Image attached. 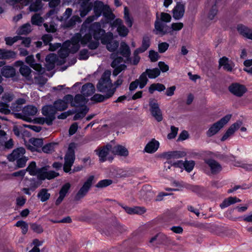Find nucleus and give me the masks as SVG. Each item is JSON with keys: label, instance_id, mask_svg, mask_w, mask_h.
I'll use <instances>...</instances> for the list:
<instances>
[{"label": "nucleus", "instance_id": "f257e3e1", "mask_svg": "<svg viewBox=\"0 0 252 252\" xmlns=\"http://www.w3.org/2000/svg\"><path fill=\"white\" fill-rule=\"evenodd\" d=\"M86 33L83 37L80 36V42L83 46H85L92 40V37L95 40L100 39L102 35L105 33V31L101 28V25L98 22L92 23L88 29H84Z\"/></svg>", "mask_w": 252, "mask_h": 252}, {"label": "nucleus", "instance_id": "f03ea898", "mask_svg": "<svg viewBox=\"0 0 252 252\" xmlns=\"http://www.w3.org/2000/svg\"><path fill=\"white\" fill-rule=\"evenodd\" d=\"M93 8L95 18H97L102 14L105 19L106 23H110L115 18L110 6L107 4H104L102 1H95Z\"/></svg>", "mask_w": 252, "mask_h": 252}, {"label": "nucleus", "instance_id": "7ed1b4c3", "mask_svg": "<svg viewBox=\"0 0 252 252\" xmlns=\"http://www.w3.org/2000/svg\"><path fill=\"white\" fill-rule=\"evenodd\" d=\"M183 27V23L179 22L173 23L171 24V27H169L165 24L159 21L158 13L157 14V20L155 22V28L161 35H164L167 33L172 35L173 34V31H179L181 30Z\"/></svg>", "mask_w": 252, "mask_h": 252}, {"label": "nucleus", "instance_id": "20e7f679", "mask_svg": "<svg viewBox=\"0 0 252 252\" xmlns=\"http://www.w3.org/2000/svg\"><path fill=\"white\" fill-rule=\"evenodd\" d=\"M76 149V143L71 142L69 144L64 156V163L63 166V170L65 173H68L71 170V168L75 159V151Z\"/></svg>", "mask_w": 252, "mask_h": 252}, {"label": "nucleus", "instance_id": "39448f33", "mask_svg": "<svg viewBox=\"0 0 252 252\" xmlns=\"http://www.w3.org/2000/svg\"><path fill=\"white\" fill-rule=\"evenodd\" d=\"M111 71L105 70L96 84V88L100 93H108L109 89L113 87V83L110 79Z\"/></svg>", "mask_w": 252, "mask_h": 252}, {"label": "nucleus", "instance_id": "423d86ee", "mask_svg": "<svg viewBox=\"0 0 252 252\" xmlns=\"http://www.w3.org/2000/svg\"><path fill=\"white\" fill-rule=\"evenodd\" d=\"M231 114H227L221 118L219 121L213 124L206 132L208 137H211L216 134L230 120Z\"/></svg>", "mask_w": 252, "mask_h": 252}, {"label": "nucleus", "instance_id": "0eeeda50", "mask_svg": "<svg viewBox=\"0 0 252 252\" xmlns=\"http://www.w3.org/2000/svg\"><path fill=\"white\" fill-rule=\"evenodd\" d=\"M149 105L150 111L152 116L154 117L158 122H161L163 119L162 114L157 100L154 98H150Z\"/></svg>", "mask_w": 252, "mask_h": 252}, {"label": "nucleus", "instance_id": "6e6552de", "mask_svg": "<svg viewBox=\"0 0 252 252\" xmlns=\"http://www.w3.org/2000/svg\"><path fill=\"white\" fill-rule=\"evenodd\" d=\"M228 90L233 95L240 97L247 92V88L244 85L234 82L228 86Z\"/></svg>", "mask_w": 252, "mask_h": 252}, {"label": "nucleus", "instance_id": "1a4fd4ad", "mask_svg": "<svg viewBox=\"0 0 252 252\" xmlns=\"http://www.w3.org/2000/svg\"><path fill=\"white\" fill-rule=\"evenodd\" d=\"M94 178V175H91L89 177L75 195L76 200H79L86 195L93 184Z\"/></svg>", "mask_w": 252, "mask_h": 252}, {"label": "nucleus", "instance_id": "9d476101", "mask_svg": "<svg viewBox=\"0 0 252 252\" xmlns=\"http://www.w3.org/2000/svg\"><path fill=\"white\" fill-rule=\"evenodd\" d=\"M112 145L110 143H107L106 145L98 148L94 152L99 158V161L100 162L106 161L107 157L109 154V152H111Z\"/></svg>", "mask_w": 252, "mask_h": 252}, {"label": "nucleus", "instance_id": "9b49d317", "mask_svg": "<svg viewBox=\"0 0 252 252\" xmlns=\"http://www.w3.org/2000/svg\"><path fill=\"white\" fill-rule=\"evenodd\" d=\"M204 162L209 167L211 173L213 175H216L222 170L221 165L215 159H205Z\"/></svg>", "mask_w": 252, "mask_h": 252}, {"label": "nucleus", "instance_id": "f8f14e48", "mask_svg": "<svg viewBox=\"0 0 252 252\" xmlns=\"http://www.w3.org/2000/svg\"><path fill=\"white\" fill-rule=\"evenodd\" d=\"M185 187L187 189L195 193L199 197L205 196L207 193L206 189L200 185L187 184L185 186Z\"/></svg>", "mask_w": 252, "mask_h": 252}, {"label": "nucleus", "instance_id": "ddd939ff", "mask_svg": "<svg viewBox=\"0 0 252 252\" xmlns=\"http://www.w3.org/2000/svg\"><path fill=\"white\" fill-rule=\"evenodd\" d=\"M41 113L43 115L48 119H50L53 122L55 119V114L57 111L55 107L52 105H46L42 108Z\"/></svg>", "mask_w": 252, "mask_h": 252}, {"label": "nucleus", "instance_id": "4468645a", "mask_svg": "<svg viewBox=\"0 0 252 252\" xmlns=\"http://www.w3.org/2000/svg\"><path fill=\"white\" fill-rule=\"evenodd\" d=\"M70 188L71 185L69 183H66L63 185L59 192V196L55 201L56 206H59L61 204L65 197L68 193Z\"/></svg>", "mask_w": 252, "mask_h": 252}, {"label": "nucleus", "instance_id": "2eb2a0df", "mask_svg": "<svg viewBox=\"0 0 252 252\" xmlns=\"http://www.w3.org/2000/svg\"><path fill=\"white\" fill-rule=\"evenodd\" d=\"M117 53H119L123 57L126 58L127 62H131V51L129 46L125 42L121 43L120 47Z\"/></svg>", "mask_w": 252, "mask_h": 252}, {"label": "nucleus", "instance_id": "dca6fc26", "mask_svg": "<svg viewBox=\"0 0 252 252\" xmlns=\"http://www.w3.org/2000/svg\"><path fill=\"white\" fill-rule=\"evenodd\" d=\"M111 153L114 155L124 157H126L129 155L128 150L126 147L120 144L114 146L112 145Z\"/></svg>", "mask_w": 252, "mask_h": 252}, {"label": "nucleus", "instance_id": "f3484780", "mask_svg": "<svg viewBox=\"0 0 252 252\" xmlns=\"http://www.w3.org/2000/svg\"><path fill=\"white\" fill-rule=\"evenodd\" d=\"M105 94L104 95L96 94H94L91 98V100L95 101V102H102L105 100L110 98L114 95V91L109 90L108 93H103Z\"/></svg>", "mask_w": 252, "mask_h": 252}, {"label": "nucleus", "instance_id": "a211bd4d", "mask_svg": "<svg viewBox=\"0 0 252 252\" xmlns=\"http://www.w3.org/2000/svg\"><path fill=\"white\" fill-rule=\"evenodd\" d=\"M185 13V6L180 2L177 3L173 9V17L176 20L182 18Z\"/></svg>", "mask_w": 252, "mask_h": 252}, {"label": "nucleus", "instance_id": "6ab92c4d", "mask_svg": "<svg viewBox=\"0 0 252 252\" xmlns=\"http://www.w3.org/2000/svg\"><path fill=\"white\" fill-rule=\"evenodd\" d=\"M237 30L241 35L252 40V29L243 24H238Z\"/></svg>", "mask_w": 252, "mask_h": 252}, {"label": "nucleus", "instance_id": "aec40b11", "mask_svg": "<svg viewBox=\"0 0 252 252\" xmlns=\"http://www.w3.org/2000/svg\"><path fill=\"white\" fill-rule=\"evenodd\" d=\"M120 206L125 210V211L128 214H138L142 215L146 212V209L144 207L135 206L134 207H129L124 205H120Z\"/></svg>", "mask_w": 252, "mask_h": 252}, {"label": "nucleus", "instance_id": "412c9836", "mask_svg": "<svg viewBox=\"0 0 252 252\" xmlns=\"http://www.w3.org/2000/svg\"><path fill=\"white\" fill-rule=\"evenodd\" d=\"M26 153V150L24 147H20L14 149L13 152L8 155L7 158L10 161H14L16 159L20 158Z\"/></svg>", "mask_w": 252, "mask_h": 252}, {"label": "nucleus", "instance_id": "4be33fe9", "mask_svg": "<svg viewBox=\"0 0 252 252\" xmlns=\"http://www.w3.org/2000/svg\"><path fill=\"white\" fill-rule=\"evenodd\" d=\"M1 74L5 78H12L16 75V70L12 66L5 65L1 69Z\"/></svg>", "mask_w": 252, "mask_h": 252}, {"label": "nucleus", "instance_id": "5701e85b", "mask_svg": "<svg viewBox=\"0 0 252 252\" xmlns=\"http://www.w3.org/2000/svg\"><path fill=\"white\" fill-rule=\"evenodd\" d=\"M95 92L94 85L91 83H87L83 85L81 88V93L83 94L88 97L93 95Z\"/></svg>", "mask_w": 252, "mask_h": 252}, {"label": "nucleus", "instance_id": "b1692460", "mask_svg": "<svg viewBox=\"0 0 252 252\" xmlns=\"http://www.w3.org/2000/svg\"><path fill=\"white\" fill-rule=\"evenodd\" d=\"M159 145V142L153 139L146 145L144 151L148 153H154L158 149Z\"/></svg>", "mask_w": 252, "mask_h": 252}, {"label": "nucleus", "instance_id": "393cba45", "mask_svg": "<svg viewBox=\"0 0 252 252\" xmlns=\"http://www.w3.org/2000/svg\"><path fill=\"white\" fill-rule=\"evenodd\" d=\"M93 4L91 2H81L80 15L81 17H85L93 9Z\"/></svg>", "mask_w": 252, "mask_h": 252}, {"label": "nucleus", "instance_id": "a878e982", "mask_svg": "<svg viewBox=\"0 0 252 252\" xmlns=\"http://www.w3.org/2000/svg\"><path fill=\"white\" fill-rule=\"evenodd\" d=\"M229 59L226 57H223L219 61V66L223 67V69L228 72H231L233 69V66L228 63Z\"/></svg>", "mask_w": 252, "mask_h": 252}, {"label": "nucleus", "instance_id": "bb28decb", "mask_svg": "<svg viewBox=\"0 0 252 252\" xmlns=\"http://www.w3.org/2000/svg\"><path fill=\"white\" fill-rule=\"evenodd\" d=\"M241 201V200L236 196H230L224 199L222 202L220 204V207L221 209H224L232 204L237 202H240Z\"/></svg>", "mask_w": 252, "mask_h": 252}, {"label": "nucleus", "instance_id": "cd10ccee", "mask_svg": "<svg viewBox=\"0 0 252 252\" xmlns=\"http://www.w3.org/2000/svg\"><path fill=\"white\" fill-rule=\"evenodd\" d=\"M16 53L11 50H5L0 49V59L9 60L14 59Z\"/></svg>", "mask_w": 252, "mask_h": 252}, {"label": "nucleus", "instance_id": "c85d7f7f", "mask_svg": "<svg viewBox=\"0 0 252 252\" xmlns=\"http://www.w3.org/2000/svg\"><path fill=\"white\" fill-rule=\"evenodd\" d=\"M47 189H41L37 193V197L42 202L47 201L50 197L51 194L48 192Z\"/></svg>", "mask_w": 252, "mask_h": 252}, {"label": "nucleus", "instance_id": "c756f323", "mask_svg": "<svg viewBox=\"0 0 252 252\" xmlns=\"http://www.w3.org/2000/svg\"><path fill=\"white\" fill-rule=\"evenodd\" d=\"M165 90V86L163 84L159 83H153L149 87V92L151 94H153L156 91L161 92Z\"/></svg>", "mask_w": 252, "mask_h": 252}, {"label": "nucleus", "instance_id": "7c9ffc66", "mask_svg": "<svg viewBox=\"0 0 252 252\" xmlns=\"http://www.w3.org/2000/svg\"><path fill=\"white\" fill-rule=\"evenodd\" d=\"M53 106L55 107L56 111H64L67 108L66 102H65L64 100L61 99L56 100L54 102Z\"/></svg>", "mask_w": 252, "mask_h": 252}, {"label": "nucleus", "instance_id": "2f4dec72", "mask_svg": "<svg viewBox=\"0 0 252 252\" xmlns=\"http://www.w3.org/2000/svg\"><path fill=\"white\" fill-rule=\"evenodd\" d=\"M81 22L82 20L78 15H73L69 20L66 21L65 26L67 28L73 27L76 23H80Z\"/></svg>", "mask_w": 252, "mask_h": 252}, {"label": "nucleus", "instance_id": "473e14b6", "mask_svg": "<svg viewBox=\"0 0 252 252\" xmlns=\"http://www.w3.org/2000/svg\"><path fill=\"white\" fill-rule=\"evenodd\" d=\"M37 112V108L33 105H27L25 106L23 110V114L31 116L36 115Z\"/></svg>", "mask_w": 252, "mask_h": 252}, {"label": "nucleus", "instance_id": "72a5a7b5", "mask_svg": "<svg viewBox=\"0 0 252 252\" xmlns=\"http://www.w3.org/2000/svg\"><path fill=\"white\" fill-rule=\"evenodd\" d=\"M45 60L51 66V69H53L58 61V56L54 53H50L46 56Z\"/></svg>", "mask_w": 252, "mask_h": 252}, {"label": "nucleus", "instance_id": "f704fd0d", "mask_svg": "<svg viewBox=\"0 0 252 252\" xmlns=\"http://www.w3.org/2000/svg\"><path fill=\"white\" fill-rule=\"evenodd\" d=\"M145 71L150 79H155L158 77L160 73V70L158 68L153 69L147 68Z\"/></svg>", "mask_w": 252, "mask_h": 252}, {"label": "nucleus", "instance_id": "c9c22d12", "mask_svg": "<svg viewBox=\"0 0 252 252\" xmlns=\"http://www.w3.org/2000/svg\"><path fill=\"white\" fill-rule=\"evenodd\" d=\"M58 144L56 142L47 143L42 147V151L44 153L49 154L54 151L55 146Z\"/></svg>", "mask_w": 252, "mask_h": 252}, {"label": "nucleus", "instance_id": "e433bc0d", "mask_svg": "<svg viewBox=\"0 0 252 252\" xmlns=\"http://www.w3.org/2000/svg\"><path fill=\"white\" fill-rule=\"evenodd\" d=\"M31 32V26L29 23H26L22 25L18 29L17 33L19 35H26Z\"/></svg>", "mask_w": 252, "mask_h": 252}, {"label": "nucleus", "instance_id": "4c0bfd02", "mask_svg": "<svg viewBox=\"0 0 252 252\" xmlns=\"http://www.w3.org/2000/svg\"><path fill=\"white\" fill-rule=\"evenodd\" d=\"M26 172L28 171L31 176H35L37 174V170L36 168V164L34 161L30 162L28 166L26 168Z\"/></svg>", "mask_w": 252, "mask_h": 252}, {"label": "nucleus", "instance_id": "58836bf2", "mask_svg": "<svg viewBox=\"0 0 252 252\" xmlns=\"http://www.w3.org/2000/svg\"><path fill=\"white\" fill-rule=\"evenodd\" d=\"M150 37L148 35H144L142 38V45L139 48L144 52L150 46Z\"/></svg>", "mask_w": 252, "mask_h": 252}, {"label": "nucleus", "instance_id": "ea45409f", "mask_svg": "<svg viewBox=\"0 0 252 252\" xmlns=\"http://www.w3.org/2000/svg\"><path fill=\"white\" fill-rule=\"evenodd\" d=\"M147 76L148 75L146 72L145 71L140 75L139 78L138 79L139 80V88L141 89L145 87L148 81Z\"/></svg>", "mask_w": 252, "mask_h": 252}, {"label": "nucleus", "instance_id": "a19ab883", "mask_svg": "<svg viewBox=\"0 0 252 252\" xmlns=\"http://www.w3.org/2000/svg\"><path fill=\"white\" fill-rule=\"evenodd\" d=\"M211 8L209 11L208 14V18L211 20L214 19L218 12V8L216 3H212Z\"/></svg>", "mask_w": 252, "mask_h": 252}, {"label": "nucleus", "instance_id": "79ce46f5", "mask_svg": "<svg viewBox=\"0 0 252 252\" xmlns=\"http://www.w3.org/2000/svg\"><path fill=\"white\" fill-rule=\"evenodd\" d=\"M9 104L4 102L3 101H0V113L4 115H8L10 114L11 111L9 109Z\"/></svg>", "mask_w": 252, "mask_h": 252}, {"label": "nucleus", "instance_id": "37998d69", "mask_svg": "<svg viewBox=\"0 0 252 252\" xmlns=\"http://www.w3.org/2000/svg\"><path fill=\"white\" fill-rule=\"evenodd\" d=\"M119 45V43L118 41L112 40L106 45V48L109 52H113L117 50Z\"/></svg>", "mask_w": 252, "mask_h": 252}, {"label": "nucleus", "instance_id": "c03bdc74", "mask_svg": "<svg viewBox=\"0 0 252 252\" xmlns=\"http://www.w3.org/2000/svg\"><path fill=\"white\" fill-rule=\"evenodd\" d=\"M124 17L127 26L128 27H131L133 24V20L129 15L128 8L126 6L124 8Z\"/></svg>", "mask_w": 252, "mask_h": 252}, {"label": "nucleus", "instance_id": "a18cd8bd", "mask_svg": "<svg viewBox=\"0 0 252 252\" xmlns=\"http://www.w3.org/2000/svg\"><path fill=\"white\" fill-rule=\"evenodd\" d=\"M43 22V20L39 14H35L32 17L31 22L33 25L40 26Z\"/></svg>", "mask_w": 252, "mask_h": 252}, {"label": "nucleus", "instance_id": "49530a36", "mask_svg": "<svg viewBox=\"0 0 252 252\" xmlns=\"http://www.w3.org/2000/svg\"><path fill=\"white\" fill-rule=\"evenodd\" d=\"M29 142L36 148L42 147L43 145V140L42 138H32L29 140Z\"/></svg>", "mask_w": 252, "mask_h": 252}, {"label": "nucleus", "instance_id": "de8ad7c7", "mask_svg": "<svg viewBox=\"0 0 252 252\" xmlns=\"http://www.w3.org/2000/svg\"><path fill=\"white\" fill-rule=\"evenodd\" d=\"M112 183L113 181L111 179H104L99 181L95 185V187L97 188H103L109 186Z\"/></svg>", "mask_w": 252, "mask_h": 252}, {"label": "nucleus", "instance_id": "09e8293b", "mask_svg": "<svg viewBox=\"0 0 252 252\" xmlns=\"http://www.w3.org/2000/svg\"><path fill=\"white\" fill-rule=\"evenodd\" d=\"M123 81L122 75L119 76L117 80L113 83V87L109 90L113 91L114 94L117 89L122 85Z\"/></svg>", "mask_w": 252, "mask_h": 252}, {"label": "nucleus", "instance_id": "8fccbe9b", "mask_svg": "<svg viewBox=\"0 0 252 252\" xmlns=\"http://www.w3.org/2000/svg\"><path fill=\"white\" fill-rule=\"evenodd\" d=\"M19 71L22 76L27 77L31 74L32 70L28 66L24 65L20 67Z\"/></svg>", "mask_w": 252, "mask_h": 252}, {"label": "nucleus", "instance_id": "3c124183", "mask_svg": "<svg viewBox=\"0 0 252 252\" xmlns=\"http://www.w3.org/2000/svg\"><path fill=\"white\" fill-rule=\"evenodd\" d=\"M114 70L113 71V76L116 77L122 71L125 70L126 68V65L125 64H121L119 65L115 66V67H113Z\"/></svg>", "mask_w": 252, "mask_h": 252}, {"label": "nucleus", "instance_id": "603ef678", "mask_svg": "<svg viewBox=\"0 0 252 252\" xmlns=\"http://www.w3.org/2000/svg\"><path fill=\"white\" fill-rule=\"evenodd\" d=\"M16 160V166L17 168H23L26 166L27 161L28 160V158L26 157H22V158H19Z\"/></svg>", "mask_w": 252, "mask_h": 252}, {"label": "nucleus", "instance_id": "864d4df0", "mask_svg": "<svg viewBox=\"0 0 252 252\" xmlns=\"http://www.w3.org/2000/svg\"><path fill=\"white\" fill-rule=\"evenodd\" d=\"M195 165V162L193 160H186L184 162V167L188 172H190L193 169Z\"/></svg>", "mask_w": 252, "mask_h": 252}, {"label": "nucleus", "instance_id": "5fc2aeb1", "mask_svg": "<svg viewBox=\"0 0 252 252\" xmlns=\"http://www.w3.org/2000/svg\"><path fill=\"white\" fill-rule=\"evenodd\" d=\"M47 169L45 167H42L38 169L37 172V176L38 179L44 180L46 179Z\"/></svg>", "mask_w": 252, "mask_h": 252}, {"label": "nucleus", "instance_id": "6e6d98bb", "mask_svg": "<svg viewBox=\"0 0 252 252\" xmlns=\"http://www.w3.org/2000/svg\"><path fill=\"white\" fill-rule=\"evenodd\" d=\"M117 54L116 53L114 55V57H112V58L113 59V61L111 64L112 67H115V66L119 65V64L123 61V58L122 57L118 56Z\"/></svg>", "mask_w": 252, "mask_h": 252}, {"label": "nucleus", "instance_id": "4d7b16f0", "mask_svg": "<svg viewBox=\"0 0 252 252\" xmlns=\"http://www.w3.org/2000/svg\"><path fill=\"white\" fill-rule=\"evenodd\" d=\"M94 17H95L94 15V16H89L86 19L85 21L83 23L82 27H81V31L82 32H83L84 29H88V27H89V25L92 24L91 23L92 22H93L95 19Z\"/></svg>", "mask_w": 252, "mask_h": 252}, {"label": "nucleus", "instance_id": "13d9d810", "mask_svg": "<svg viewBox=\"0 0 252 252\" xmlns=\"http://www.w3.org/2000/svg\"><path fill=\"white\" fill-rule=\"evenodd\" d=\"M31 228L34 232L37 234H40L43 232L42 226L36 223H32L31 224Z\"/></svg>", "mask_w": 252, "mask_h": 252}, {"label": "nucleus", "instance_id": "bf43d9fd", "mask_svg": "<svg viewBox=\"0 0 252 252\" xmlns=\"http://www.w3.org/2000/svg\"><path fill=\"white\" fill-rule=\"evenodd\" d=\"M119 34L122 37L126 36L128 33V29L124 25L119 26L117 28Z\"/></svg>", "mask_w": 252, "mask_h": 252}, {"label": "nucleus", "instance_id": "052dcab7", "mask_svg": "<svg viewBox=\"0 0 252 252\" xmlns=\"http://www.w3.org/2000/svg\"><path fill=\"white\" fill-rule=\"evenodd\" d=\"M89 57V52L87 49H83L80 51L78 57L79 60H87Z\"/></svg>", "mask_w": 252, "mask_h": 252}, {"label": "nucleus", "instance_id": "680f3d73", "mask_svg": "<svg viewBox=\"0 0 252 252\" xmlns=\"http://www.w3.org/2000/svg\"><path fill=\"white\" fill-rule=\"evenodd\" d=\"M159 57L160 56L157 52L152 50L149 51V58L151 62H157Z\"/></svg>", "mask_w": 252, "mask_h": 252}, {"label": "nucleus", "instance_id": "e2e57ef3", "mask_svg": "<svg viewBox=\"0 0 252 252\" xmlns=\"http://www.w3.org/2000/svg\"><path fill=\"white\" fill-rule=\"evenodd\" d=\"M212 155L218 159L222 161H226L228 159V157L226 155L221 154L220 152H216L215 153H212Z\"/></svg>", "mask_w": 252, "mask_h": 252}, {"label": "nucleus", "instance_id": "0e129e2a", "mask_svg": "<svg viewBox=\"0 0 252 252\" xmlns=\"http://www.w3.org/2000/svg\"><path fill=\"white\" fill-rule=\"evenodd\" d=\"M241 125V122H236V123L232 124L227 130L233 134L237 129L240 128Z\"/></svg>", "mask_w": 252, "mask_h": 252}, {"label": "nucleus", "instance_id": "69168bd1", "mask_svg": "<svg viewBox=\"0 0 252 252\" xmlns=\"http://www.w3.org/2000/svg\"><path fill=\"white\" fill-rule=\"evenodd\" d=\"M100 39L102 44L107 45L108 43L110 42L112 40V34L111 33L105 35L104 34L102 35Z\"/></svg>", "mask_w": 252, "mask_h": 252}, {"label": "nucleus", "instance_id": "338daca9", "mask_svg": "<svg viewBox=\"0 0 252 252\" xmlns=\"http://www.w3.org/2000/svg\"><path fill=\"white\" fill-rule=\"evenodd\" d=\"M84 95H82L80 94H77L75 95L74 98H73V102L76 104L80 105L81 103L84 102L85 100V98Z\"/></svg>", "mask_w": 252, "mask_h": 252}, {"label": "nucleus", "instance_id": "774afa93", "mask_svg": "<svg viewBox=\"0 0 252 252\" xmlns=\"http://www.w3.org/2000/svg\"><path fill=\"white\" fill-rule=\"evenodd\" d=\"M69 52L68 49H61L59 50L58 54L59 57L61 59H65L68 57Z\"/></svg>", "mask_w": 252, "mask_h": 252}]
</instances>
